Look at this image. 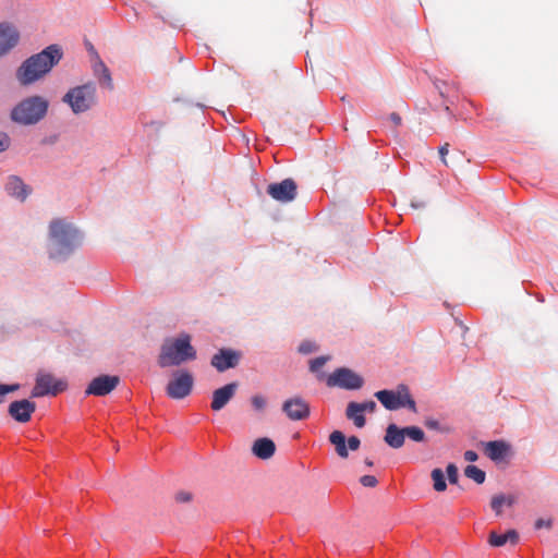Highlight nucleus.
Here are the masks:
<instances>
[{
  "instance_id": "f257e3e1",
  "label": "nucleus",
  "mask_w": 558,
  "mask_h": 558,
  "mask_svg": "<svg viewBox=\"0 0 558 558\" xmlns=\"http://www.w3.org/2000/svg\"><path fill=\"white\" fill-rule=\"evenodd\" d=\"M62 58L58 45H50L39 53L27 58L16 70V78L21 85L27 86L43 78Z\"/></svg>"
},
{
  "instance_id": "f03ea898",
  "label": "nucleus",
  "mask_w": 558,
  "mask_h": 558,
  "mask_svg": "<svg viewBox=\"0 0 558 558\" xmlns=\"http://www.w3.org/2000/svg\"><path fill=\"white\" fill-rule=\"evenodd\" d=\"M49 235L52 241L51 258L68 256L80 243L77 230L61 219L50 222Z\"/></svg>"
},
{
  "instance_id": "7ed1b4c3",
  "label": "nucleus",
  "mask_w": 558,
  "mask_h": 558,
  "mask_svg": "<svg viewBox=\"0 0 558 558\" xmlns=\"http://www.w3.org/2000/svg\"><path fill=\"white\" fill-rule=\"evenodd\" d=\"M195 359L196 350L191 344V337L182 335L175 339L167 340L161 345L158 364L161 367L177 366Z\"/></svg>"
},
{
  "instance_id": "20e7f679",
  "label": "nucleus",
  "mask_w": 558,
  "mask_h": 558,
  "mask_svg": "<svg viewBox=\"0 0 558 558\" xmlns=\"http://www.w3.org/2000/svg\"><path fill=\"white\" fill-rule=\"evenodd\" d=\"M48 101L40 96H32L19 102L11 112V119L23 125L39 122L48 111Z\"/></svg>"
},
{
  "instance_id": "39448f33",
  "label": "nucleus",
  "mask_w": 558,
  "mask_h": 558,
  "mask_svg": "<svg viewBox=\"0 0 558 558\" xmlns=\"http://www.w3.org/2000/svg\"><path fill=\"white\" fill-rule=\"evenodd\" d=\"M74 113L89 110L96 101V86L94 83L83 84L71 88L62 98Z\"/></svg>"
},
{
  "instance_id": "423d86ee",
  "label": "nucleus",
  "mask_w": 558,
  "mask_h": 558,
  "mask_svg": "<svg viewBox=\"0 0 558 558\" xmlns=\"http://www.w3.org/2000/svg\"><path fill=\"white\" fill-rule=\"evenodd\" d=\"M374 396L389 411H396L401 408H408L412 412L417 411L416 403L405 385H399L397 390H379Z\"/></svg>"
},
{
  "instance_id": "0eeeda50",
  "label": "nucleus",
  "mask_w": 558,
  "mask_h": 558,
  "mask_svg": "<svg viewBox=\"0 0 558 558\" xmlns=\"http://www.w3.org/2000/svg\"><path fill=\"white\" fill-rule=\"evenodd\" d=\"M326 384L328 387H339L342 389L355 390L363 386L364 380L352 369L340 367L327 377Z\"/></svg>"
},
{
  "instance_id": "6e6552de",
  "label": "nucleus",
  "mask_w": 558,
  "mask_h": 558,
  "mask_svg": "<svg viewBox=\"0 0 558 558\" xmlns=\"http://www.w3.org/2000/svg\"><path fill=\"white\" fill-rule=\"evenodd\" d=\"M66 388V383L56 379L51 374L40 373L36 377V384L32 390L33 398H39L47 395L56 396Z\"/></svg>"
},
{
  "instance_id": "1a4fd4ad",
  "label": "nucleus",
  "mask_w": 558,
  "mask_h": 558,
  "mask_svg": "<svg viewBox=\"0 0 558 558\" xmlns=\"http://www.w3.org/2000/svg\"><path fill=\"white\" fill-rule=\"evenodd\" d=\"M193 376L186 371L174 373L173 378L168 383L166 391L171 399H183L187 397L193 388Z\"/></svg>"
},
{
  "instance_id": "9d476101",
  "label": "nucleus",
  "mask_w": 558,
  "mask_h": 558,
  "mask_svg": "<svg viewBox=\"0 0 558 558\" xmlns=\"http://www.w3.org/2000/svg\"><path fill=\"white\" fill-rule=\"evenodd\" d=\"M296 183L293 179H284L279 183H271L267 186V193L275 201L288 203L296 196Z\"/></svg>"
},
{
  "instance_id": "9b49d317",
  "label": "nucleus",
  "mask_w": 558,
  "mask_h": 558,
  "mask_svg": "<svg viewBox=\"0 0 558 558\" xmlns=\"http://www.w3.org/2000/svg\"><path fill=\"white\" fill-rule=\"evenodd\" d=\"M282 411L291 421L306 420L311 413L308 403L300 397L286 400L282 404Z\"/></svg>"
},
{
  "instance_id": "f8f14e48",
  "label": "nucleus",
  "mask_w": 558,
  "mask_h": 558,
  "mask_svg": "<svg viewBox=\"0 0 558 558\" xmlns=\"http://www.w3.org/2000/svg\"><path fill=\"white\" fill-rule=\"evenodd\" d=\"M240 359V352L231 349H220L216 354L213 355L210 364L218 372L222 373L229 368H234L238 366Z\"/></svg>"
},
{
  "instance_id": "ddd939ff",
  "label": "nucleus",
  "mask_w": 558,
  "mask_h": 558,
  "mask_svg": "<svg viewBox=\"0 0 558 558\" xmlns=\"http://www.w3.org/2000/svg\"><path fill=\"white\" fill-rule=\"evenodd\" d=\"M120 383L118 376L101 375L94 378L85 390L86 395L106 396L110 393Z\"/></svg>"
},
{
  "instance_id": "4468645a",
  "label": "nucleus",
  "mask_w": 558,
  "mask_h": 558,
  "mask_svg": "<svg viewBox=\"0 0 558 558\" xmlns=\"http://www.w3.org/2000/svg\"><path fill=\"white\" fill-rule=\"evenodd\" d=\"M36 410V403L27 399L16 400L10 403L8 413L19 423H27L31 421Z\"/></svg>"
},
{
  "instance_id": "2eb2a0df",
  "label": "nucleus",
  "mask_w": 558,
  "mask_h": 558,
  "mask_svg": "<svg viewBox=\"0 0 558 558\" xmlns=\"http://www.w3.org/2000/svg\"><path fill=\"white\" fill-rule=\"evenodd\" d=\"M20 40L16 27L9 23H0V58L12 50Z\"/></svg>"
},
{
  "instance_id": "dca6fc26",
  "label": "nucleus",
  "mask_w": 558,
  "mask_h": 558,
  "mask_svg": "<svg viewBox=\"0 0 558 558\" xmlns=\"http://www.w3.org/2000/svg\"><path fill=\"white\" fill-rule=\"evenodd\" d=\"M238 386V383L233 381L216 389L213 392V400L210 403L211 410L215 412L222 410L234 397Z\"/></svg>"
},
{
  "instance_id": "f3484780",
  "label": "nucleus",
  "mask_w": 558,
  "mask_h": 558,
  "mask_svg": "<svg viewBox=\"0 0 558 558\" xmlns=\"http://www.w3.org/2000/svg\"><path fill=\"white\" fill-rule=\"evenodd\" d=\"M484 452L490 460L498 462L510 454L511 447L504 440H493L485 444Z\"/></svg>"
},
{
  "instance_id": "a211bd4d",
  "label": "nucleus",
  "mask_w": 558,
  "mask_h": 558,
  "mask_svg": "<svg viewBox=\"0 0 558 558\" xmlns=\"http://www.w3.org/2000/svg\"><path fill=\"white\" fill-rule=\"evenodd\" d=\"M276 451L275 442L267 437L258 438L252 446V452L262 460L270 459Z\"/></svg>"
},
{
  "instance_id": "6ab92c4d",
  "label": "nucleus",
  "mask_w": 558,
  "mask_h": 558,
  "mask_svg": "<svg viewBox=\"0 0 558 558\" xmlns=\"http://www.w3.org/2000/svg\"><path fill=\"white\" fill-rule=\"evenodd\" d=\"M384 440L393 449L401 448L405 440L404 427L399 428L396 424H389L386 428Z\"/></svg>"
},
{
  "instance_id": "aec40b11",
  "label": "nucleus",
  "mask_w": 558,
  "mask_h": 558,
  "mask_svg": "<svg viewBox=\"0 0 558 558\" xmlns=\"http://www.w3.org/2000/svg\"><path fill=\"white\" fill-rule=\"evenodd\" d=\"M7 192L20 201H24L29 194V190L17 177H11L5 185Z\"/></svg>"
},
{
  "instance_id": "412c9836",
  "label": "nucleus",
  "mask_w": 558,
  "mask_h": 558,
  "mask_svg": "<svg viewBox=\"0 0 558 558\" xmlns=\"http://www.w3.org/2000/svg\"><path fill=\"white\" fill-rule=\"evenodd\" d=\"M345 416L351 420L357 428H362L366 424V418L360 409V403L351 401L345 409Z\"/></svg>"
},
{
  "instance_id": "4be33fe9",
  "label": "nucleus",
  "mask_w": 558,
  "mask_h": 558,
  "mask_svg": "<svg viewBox=\"0 0 558 558\" xmlns=\"http://www.w3.org/2000/svg\"><path fill=\"white\" fill-rule=\"evenodd\" d=\"M329 441L335 446V450L340 458L347 459L349 457L345 436L342 432L333 430L329 435Z\"/></svg>"
},
{
  "instance_id": "5701e85b",
  "label": "nucleus",
  "mask_w": 558,
  "mask_h": 558,
  "mask_svg": "<svg viewBox=\"0 0 558 558\" xmlns=\"http://www.w3.org/2000/svg\"><path fill=\"white\" fill-rule=\"evenodd\" d=\"M518 533L514 530H509L505 534H497L495 532H492L489 534V544L495 547H500L507 544L508 542L512 545L517 544L518 542Z\"/></svg>"
},
{
  "instance_id": "b1692460",
  "label": "nucleus",
  "mask_w": 558,
  "mask_h": 558,
  "mask_svg": "<svg viewBox=\"0 0 558 558\" xmlns=\"http://www.w3.org/2000/svg\"><path fill=\"white\" fill-rule=\"evenodd\" d=\"M464 475L471 480H473L477 484H483L485 482L486 474L476 465H468L464 469Z\"/></svg>"
},
{
  "instance_id": "393cba45",
  "label": "nucleus",
  "mask_w": 558,
  "mask_h": 558,
  "mask_svg": "<svg viewBox=\"0 0 558 558\" xmlns=\"http://www.w3.org/2000/svg\"><path fill=\"white\" fill-rule=\"evenodd\" d=\"M434 482V489L436 492H444L447 488L445 474L440 469H434L430 474Z\"/></svg>"
},
{
  "instance_id": "a878e982",
  "label": "nucleus",
  "mask_w": 558,
  "mask_h": 558,
  "mask_svg": "<svg viewBox=\"0 0 558 558\" xmlns=\"http://www.w3.org/2000/svg\"><path fill=\"white\" fill-rule=\"evenodd\" d=\"M405 437L410 439L421 442L425 439V433L422 428L417 426H407L404 427Z\"/></svg>"
},
{
  "instance_id": "bb28decb",
  "label": "nucleus",
  "mask_w": 558,
  "mask_h": 558,
  "mask_svg": "<svg viewBox=\"0 0 558 558\" xmlns=\"http://www.w3.org/2000/svg\"><path fill=\"white\" fill-rule=\"evenodd\" d=\"M505 504H506L505 495H502V494L495 495L492 498L490 507L496 512V514L499 515L502 512V506H505Z\"/></svg>"
},
{
  "instance_id": "cd10ccee",
  "label": "nucleus",
  "mask_w": 558,
  "mask_h": 558,
  "mask_svg": "<svg viewBox=\"0 0 558 558\" xmlns=\"http://www.w3.org/2000/svg\"><path fill=\"white\" fill-rule=\"evenodd\" d=\"M97 80L101 86L106 87L109 90L113 89L114 86L110 71L101 73L99 76H97Z\"/></svg>"
},
{
  "instance_id": "c85d7f7f",
  "label": "nucleus",
  "mask_w": 558,
  "mask_h": 558,
  "mask_svg": "<svg viewBox=\"0 0 558 558\" xmlns=\"http://www.w3.org/2000/svg\"><path fill=\"white\" fill-rule=\"evenodd\" d=\"M329 356H318L312 360L310 364V369L314 373L318 372L329 361Z\"/></svg>"
},
{
  "instance_id": "c756f323",
  "label": "nucleus",
  "mask_w": 558,
  "mask_h": 558,
  "mask_svg": "<svg viewBox=\"0 0 558 558\" xmlns=\"http://www.w3.org/2000/svg\"><path fill=\"white\" fill-rule=\"evenodd\" d=\"M20 388L19 384L4 385L0 384V403L3 402L5 396L10 392H14Z\"/></svg>"
},
{
  "instance_id": "7c9ffc66",
  "label": "nucleus",
  "mask_w": 558,
  "mask_h": 558,
  "mask_svg": "<svg viewBox=\"0 0 558 558\" xmlns=\"http://www.w3.org/2000/svg\"><path fill=\"white\" fill-rule=\"evenodd\" d=\"M252 405L257 411H263L266 407V399L260 395H255L251 398Z\"/></svg>"
},
{
  "instance_id": "2f4dec72",
  "label": "nucleus",
  "mask_w": 558,
  "mask_h": 558,
  "mask_svg": "<svg viewBox=\"0 0 558 558\" xmlns=\"http://www.w3.org/2000/svg\"><path fill=\"white\" fill-rule=\"evenodd\" d=\"M93 71H94V75L97 77L99 76L101 73H106L109 71V69L107 68V65L102 62V60H100L98 57H97V60L94 62L93 64Z\"/></svg>"
},
{
  "instance_id": "473e14b6",
  "label": "nucleus",
  "mask_w": 558,
  "mask_h": 558,
  "mask_svg": "<svg viewBox=\"0 0 558 558\" xmlns=\"http://www.w3.org/2000/svg\"><path fill=\"white\" fill-rule=\"evenodd\" d=\"M447 475H448V480L451 484L458 483V478H459L458 468L454 464H452V463L448 464Z\"/></svg>"
},
{
  "instance_id": "72a5a7b5",
  "label": "nucleus",
  "mask_w": 558,
  "mask_h": 558,
  "mask_svg": "<svg viewBox=\"0 0 558 558\" xmlns=\"http://www.w3.org/2000/svg\"><path fill=\"white\" fill-rule=\"evenodd\" d=\"M360 482L365 487H375L378 483L377 478L374 475H363L360 478Z\"/></svg>"
},
{
  "instance_id": "f704fd0d",
  "label": "nucleus",
  "mask_w": 558,
  "mask_h": 558,
  "mask_svg": "<svg viewBox=\"0 0 558 558\" xmlns=\"http://www.w3.org/2000/svg\"><path fill=\"white\" fill-rule=\"evenodd\" d=\"M360 409L361 411L364 413V412H369V413H373L376 411L377 409V404L375 401L373 400H368V401H365V402H362L360 403Z\"/></svg>"
},
{
  "instance_id": "c9c22d12",
  "label": "nucleus",
  "mask_w": 558,
  "mask_h": 558,
  "mask_svg": "<svg viewBox=\"0 0 558 558\" xmlns=\"http://www.w3.org/2000/svg\"><path fill=\"white\" fill-rule=\"evenodd\" d=\"M361 441L356 436H350L347 440L348 450L356 451L360 448Z\"/></svg>"
},
{
  "instance_id": "e433bc0d",
  "label": "nucleus",
  "mask_w": 558,
  "mask_h": 558,
  "mask_svg": "<svg viewBox=\"0 0 558 558\" xmlns=\"http://www.w3.org/2000/svg\"><path fill=\"white\" fill-rule=\"evenodd\" d=\"M449 153V144L446 143L445 145L440 146L439 148V155H440V158H441V161L445 166L449 167L450 163L449 161L447 160L446 156L448 155Z\"/></svg>"
},
{
  "instance_id": "4c0bfd02",
  "label": "nucleus",
  "mask_w": 558,
  "mask_h": 558,
  "mask_svg": "<svg viewBox=\"0 0 558 558\" xmlns=\"http://www.w3.org/2000/svg\"><path fill=\"white\" fill-rule=\"evenodd\" d=\"M175 500L178 502H189L192 500V494L189 492H179L175 494Z\"/></svg>"
},
{
  "instance_id": "58836bf2",
  "label": "nucleus",
  "mask_w": 558,
  "mask_h": 558,
  "mask_svg": "<svg viewBox=\"0 0 558 558\" xmlns=\"http://www.w3.org/2000/svg\"><path fill=\"white\" fill-rule=\"evenodd\" d=\"M10 146V138L5 133H0V153Z\"/></svg>"
},
{
  "instance_id": "ea45409f",
  "label": "nucleus",
  "mask_w": 558,
  "mask_h": 558,
  "mask_svg": "<svg viewBox=\"0 0 558 558\" xmlns=\"http://www.w3.org/2000/svg\"><path fill=\"white\" fill-rule=\"evenodd\" d=\"M313 350H314V345H313V343H311L308 341L302 342L299 347V352H301L303 354L311 353Z\"/></svg>"
},
{
  "instance_id": "a19ab883",
  "label": "nucleus",
  "mask_w": 558,
  "mask_h": 558,
  "mask_svg": "<svg viewBox=\"0 0 558 558\" xmlns=\"http://www.w3.org/2000/svg\"><path fill=\"white\" fill-rule=\"evenodd\" d=\"M478 458L477 453L473 450H468L464 452V459L469 462H474Z\"/></svg>"
},
{
  "instance_id": "79ce46f5",
  "label": "nucleus",
  "mask_w": 558,
  "mask_h": 558,
  "mask_svg": "<svg viewBox=\"0 0 558 558\" xmlns=\"http://www.w3.org/2000/svg\"><path fill=\"white\" fill-rule=\"evenodd\" d=\"M389 118L396 126L401 125L402 119L398 113L392 112Z\"/></svg>"
},
{
  "instance_id": "37998d69",
  "label": "nucleus",
  "mask_w": 558,
  "mask_h": 558,
  "mask_svg": "<svg viewBox=\"0 0 558 558\" xmlns=\"http://www.w3.org/2000/svg\"><path fill=\"white\" fill-rule=\"evenodd\" d=\"M515 502V497L512 495L506 496V506L510 507Z\"/></svg>"
},
{
  "instance_id": "c03bdc74",
  "label": "nucleus",
  "mask_w": 558,
  "mask_h": 558,
  "mask_svg": "<svg viewBox=\"0 0 558 558\" xmlns=\"http://www.w3.org/2000/svg\"><path fill=\"white\" fill-rule=\"evenodd\" d=\"M515 502V497L512 495L506 496V506L510 507Z\"/></svg>"
},
{
  "instance_id": "a18cd8bd",
  "label": "nucleus",
  "mask_w": 558,
  "mask_h": 558,
  "mask_svg": "<svg viewBox=\"0 0 558 558\" xmlns=\"http://www.w3.org/2000/svg\"><path fill=\"white\" fill-rule=\"evenodd\" d=\"M425 424L429 428H436L438 425V423L436 421H427Z\"/></svg>"
},
{
  "instance_id": "49530a36",
  "label": "nucleus",
  "mask_w": 558,
  "mask_h": 558,
  "mask_svg": "<svg viewBox=\"0 0 558 558\" xmlns=\"http://www.w3.org/2000/svg\"><path fill=\"white\" fill-rule=\"evenodd\" d=\"M365 464H366L367 466H373V461H372V460H369V459H366V460H365Z\"/></svg>"
},
{
  "instance_id": "de8ad7c7",
  "label": "nucleus",
  "mask_w": 558,
  "mask_h": 558,
  "mask_svg": "<svg viewBox=\"0 0 558 558\" xmlns=\"http://www.w3.org/2000/svg\"><path fill=\"white\" fill-rule=\"evenodd\" d=\"M411 206L414 207V208H417L420 205L412 202Z\"/></svg>"
}]
</instances>
